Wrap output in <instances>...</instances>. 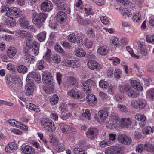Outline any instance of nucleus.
<instances>
[{"label":"nucleus","mask_w":154,"mask_h":154,"mask_svg":"<svg viewBox=\"0 0 154 154\" xmlns=\"http://www.w3.org/2000/svg\"><path fill=\"white\" fill-rule=\"evenodd\" d=\"M136 46L138 50L139 55H136L133 52L130 53L131 56L137 59L142 58L143 56H145L148 54L146 47L144 42L139 41L137 43Z\"/></svg>","instance_id":"obj_1"},{"label":"nucleus","mask_w":154,"mask_h":154,"mask_svg":"<svg viewBox=\"0 0 154 154\" xmlns=\"http://www.w3.org/2000/svg\"><path fill=\"white\" fill-rule=\"evenodd\" d=\"M33 23L39 28L43 25V22H44L47 18V15L44 13H41L38 15L37 13L34 11L32 14Z\"/></svg>","instance_id":"obj_2"},{"label":"nucleus","mask_w":154,"mask_h":154,"mask_svg":"<svg viewBox=\"0 0 154 154\" xmlns=\"http://www.w3.org/2000/svg\"><path fill=\"white\" fill-rule=\"evenodd\" d=\"M119 89L120 92L126 93L129 97L132 98H136L139 95V94L134 90L129 85L120 86Z\"/></svg>","instance_id":"obj_3"},{"label":"nucleus","mask_w":154,"mask_h":154,"mask_svg":"<svg viewBox=\"0 0 154 154\" xmlns=\"http://www.w3.org/2000/svg\"><path fill=\"white\" fill-rule=\"evenodd\" d=\"M8 87L10 90L13 92H17L21 88V85L18 78H12L8 84Z\"/></svg>","instance_id":"obj_4"},{"label":"nucleus","mask_w":154,"mask_h":154,"mask_svg":"<svg viewBox=\"0 0 154 154\" xmlns=\"http://www.w3.org/2000/svg\"><path fill=\"white\" fill-rule=\"evenodd\" d=\"M131 105L134 108L136 109H142L145 108L147 103L146 100L141 99L138 100H134L131 102Z\"/></svg>","instance_id":"obj_5"},{"label":"nucleus","mask_w":154,"mask_h":154,"mask_svg":"<svg viewBox=\"0 0 154 154\" xmlns=\"http://www.w3.org/2000/svg\"><path fill=\"white\" fill-rule=\"evenodd\" d=\"M110 117L109 121L108 122V124L109 125H108L107 124L106 126L109 128L115 127L119 122L120 120L118 117V115L113 113Z\"/></svg>","instance_id":"obj_6"},{"label":"nucleus","mask_w":154,"mask_h":154,"mask_svg":"<svg viewBox=\"0 0 154 154\" xmlns=\"http://www.w3.org/2000/svg\"><path fill=\"white\" fill-rule=\"evenodd\" d=\"M96 83L95 81L91 79H89L82 82V85L84 90L86 93H89L91 92V89L89 85L94 86Z\"/></svg>","instance_id":"obj_7"},{"label":"nucleus","mask_w":154,"mask_h":154,"mask_svg":"<svg viewBox=\"0 0 154 154\" xmlns=\"http://www.w3.org/2000/svg\"><path fill=\"white\" fill-rule=\"evenodd\" d=\"M99 134L98 130L95 127L89 128L86 133L87 137L91 140H93Z\"/></svg>","instance_id":"obj_8"},{"label":"nucleus","mask_w":154,"mask_h":154,"mask_svg":"<svg viewBox=\"0 0 154 154\" xmlns=\"http://www.w3.org/2000/svg\"><path fill=\"white\" fill-rule=\"evenodd\" d=\"M67 97L75 99H81L82 98V94L79 90L76 89H72L67 92Z\"/></svg>","instance_id":"obj_9"},{"label":"nucleus","mask_w":154,"mask_h":154,"mask_svg":"<svg viewBox=\"0 0 154 154\" xmlns=\"http://www.w3.org/2000/svg\"><path fill=\"white\" fill-rule=\"evenodd\" d=\"M35 80L37 83H39L41 81V76L39 74H36L34 72H31L27 75L26 78L27 82H33Z\"/></svg>","instance_id":"obj_10"},{"label":"nucleus","mask_w":154,"mask_h":154,"mask_svg":"<svg viewBox=\"0 0 154 154\" xmlns=\"http://www.w3.org/2000/svg\"><path fill=\"white\" fill-rule=\"evenodd\" d=\"M122 148L119 145L108 147L105 150L106 154H122Z\"/></svg>","instance_id":"obj_11"},{"label":"nucleus","mask_w":154,"mask_h":154,"mask_svg":"<svg viewBox=\"0 0 154 154\" xmlns=\"http://www.w3.org/2000/svg\"><path fill=\"white\" fill-rule=\"evenodd\" d=\"M53 8V5L51 2L48 0H45L41 5V9L44 12H49Z\"/></svg>","instance_id":"obj_12"},{"label":"nucleus","mask_w":154,"mask_h":154,"mask_svg":"<svg viewBox=\"0 0 154 154\" xmlns=\"http://www.w3.org/2000/svg\"><path fill=\"white\" fill-rule=\"evenodd\" d=\"M117 140L119 143L125 145H129L132 142V140L130 137L122 134L118 135Z\"/></svg>","instance_id":"obj_13"},{"label":"nucleus","mask_w":154,"mask_h":154,"mask_svg":"<svg viewBox=\"0 0 154 154\" xmlns=\"http://www.w3.org/2000/svg\"><path fill=\"white\" fill-rule=\"evenodd\" d=\"M22 14V11L18 8H14L10 9L9 11V15L8 17L10 18H18L20 17Z\"/></svg>","instance_id":"obj_14"},{"label":"nucleus","mask_w":154,"mask_h":154,"mask_svg":"<svg viewBox=\"0 0 154 154\" xmlns=\"http://www.w3.org/2000/svg\"><path fill=\"white\" fill-rule=\"evenodd\" d=\"M35 86L33 82H27L25 86V94L27 96H29L32 94L34 92Z\"/></svg>","instance_id":"obj_15"},{"label":"nucleus","mask_w":154,"mask_h":154,"mask_svg":"<svg viewBox=\"0 0 154 154\" xmlns=\"http://www.w3.org/2000/svg\"><path fill=\"white\" fill-rule=\"evenodd\" d=\"M42 79L43 82L46 85L53 83L51 74L48 72H44L42 74Z\"/></svg>","instance_id":"obj_16"},{"label":"nucleus","mask_w":154,"mask_h":154,"mask_svg":"<svg viewBox=\"0 0 154 154\" xmlns=\"http://www.w3.org/2000/svg\"><path fill=\"white\" fill-rule=\"evenodd\" d=\"M87 65L88 67L91 69H96L99 70L101 69V66L95 60H90L87 62Z\"/></svg>","instance_id":"obj_17"},{"label":"nucleus","mask_w":154,"mask_h":154,"mask_svg":"<svg viewBox=\"0 0 154 154\" xmlns=\"http://www.w3.org/2000/svg\"><path fill=\"white\" fill-rule=\"evenodd\" d=\"M31 38H28L26 39V42H25V45L29 48H32L35 45L38 44V42L36 41H34L33 38V35H31Z\"/></svg>","instance_id":"obj_18"},{"label":"nucleus","mask_w":154,"mask_h":154,"mask_svg":"<svg viewBox=\"0 0 154 154\" xmlns=\"http://www.w3.org/2000/svg\"><path fill=\"white\" fill-rule=\"evenodd\" d=\"M121 126L123 128H127L132 123V121L130 118H122L119 121Z\"/></svg>","instance_id":"obj_19"},{"label":"nucleus","mask_w":154,"mask_h":154,"mask_svg":"<svg viewBox=\"0 0 154 154\" xmlns=\"http://www.w3.org/2000/svg\"><path fill=\"white\" fill-rule=\"evenodd\" d=\"M16 33L22 38L26 39L28 38H31L32 34L26 31L22 30H18L15 31Z\"/></svg>","instance_id":"obj_20"},{"label":"nucleus","mask_w":154,"mask_h":154,"mask_svg":"<svg viewBox=\"0 0 154 154\" xmlns=\"http://www.w3.org/2000/svg\"><path fill=\"white\" fill-rule=\"evenodd\" d=\"M21 151L25 154H34L35 153L34 149L29 145H26L23 147Z\"/></svg>","instance_id":"obj_21"},{"label":"nucleus","mask_w":154,"mask_h":154,"mask_svg":"<svg viewBox=\"0 0 154 154\" xmlns=\"http://www.w3.org/2000/svg\"><path fill=\"white\" fill-rule=\"evenodd\" d=\"M135 118L138 121L141 122L140 123V127H143L145 124V121L146 120V117L144 115L141 114L137 113L135 116Z\"/></svg>","instance_id":"obj_22"},{"label":"nucleus","mask_w":154,"mask_h":154,"mask_svg":"<svg viewBox=\"0 0 154 154\" xmlns=\"http://www.w3.org/2000/svg\"><path fill=\"white\" fill-rule=\"evenodd\" d=\"M130 83L134 89H137L139 91H142L143 88L138 82L135 80H131Z\"/></svg>","instance_id":"obj_23"},{"label":"nucleus","mask_w":154,"mask_h":154,"mask_svg":"<svg viewBox=\"0 0 154 154\" xmlns=\"http://www.w3.org/2000/svg\"><path fill=\"white\" fill-rule=\"evenodd\" d=\"M19 24L20 27L24 28H27L29 25L28 20L25 17L19 19Z\"/></svg>","instance_id":"obj_24"},{"label":"nucleus","mask_w":154,"mask_h":154,"mask_svg":"<svg viewBox=\"0 0 154 154\" xmlns=\"http://www.w3.org/2000/svg\"><path fill=\"white\" fill-rule=\"evenodd\" d=\"M54 88V84H49L47 86H44L43 89L45 92L47 94H51L53 93Z\"/></svg>","instance_id":"obj_25"},{"label":"nucleus","mask_w":154,"mask_h":154,"mask_svg":"<svg viewBox=\"0 0 154 154\" xmlns=\"http://www.w3.org/2000/svg\"><path fill=\"white\" fill-rule=\"evenodd\" d=\"M66 15V14L64 12L61 11H59L56 16V19L57 21L61 23V22L64 20Z\"/></svg>","instance_id":"obj_26"},{"label":"nucleus","mask_w":154,"mask_h":154,"mask_svg":"<svg viewBox=\"0 0 154 154\" xmlns=\"http://www.w3.org/2000/svg\"><path fill=\"white\" fill-rule=\"evenodd\" d=\"M98 116L101 121L105 120L108 116V113L105 110H99L98 112Z\"/></svg>","instance_id":"obj_27"},{"label":"nucleus","mask_w":154,"mask_h":154,"mask_svg":"<svg viewBox=\"0 0 154 154\" xmlns=\"http://www.w3.org/2000/svg\"><path fill=\"white\" fill-rule=\"evenodd\" d=\"M17 149V146L15 143L11 142L8 144V146L5 147V150L6 152H9Z\"/></svg>","instance_id":"obj_28"},{"label":"nucleus","mask_w":154,"mask_h":154,"mask_svg":"<svg viewBox=\"0 0 154 154\" xmlns=\"http://www.w3.org/2000/svg\"><path fill=\"white\" fill-rule=\"evenodd\" d=\"M75 54L77 57H82L85 56L86 54V53L83 48H80L75 50Z\"/></svg>","instance_id":"obj_29"},{"label":"nucleus","mask_w":154,"mask_h":154,"mask_svg":"<svg viewBox=\"0 0 154 154\" xmlns=\"http://www.w3.org/2000/svg\"><path fill=\"white\" fill-rule=\"evenodd\" d=\"M10 8L8 6H2L0 10V14L2 15L4 14V15L8 17L9 15V11Z\"/></svg>","instance_id":"obj_30"},{"label":"nucleus","mask_w":154,"mask_h":154,"mask_svg":"<svg viewBox=\"0 0 154 154\" xmlns=\"http://www.w3.org/2000/svg\"><path fill=\"white\" fill-rule=\"evenodd\" d=\"M86 99L87 102L90 104H94L96 103L97 98L95 96L92 94H88L86 97Z\"/></svg>","instance_id":"obj_31"},{"label":"nucleus","mask_w":154,"mask_h":154,"mask_svg":"<svg viewBox=\"0 0 154 154\" xmlns=\"http://www.w3.org/2000/svg\"><path fill=\"white\" fill-rule=\"evenodd\" d=\"M52 122L50 119L44 118L41 120L40 123L41 126L45 129Z\"/></svg>","instance_id":"obj_32"},{"label":"nucleus","mask_w":154,"mask_h":154,"mask_svg":"<svg viewBox=\"0 0 154 154\" xmlns=\"http://www.w3.org/2000/svg\"><path fill=\"white\" fill-rule=\"evenodd\" d=\"M16 52L17 50L15 47H10L7 50V54L10 57L12 58L15 56Z\"/></svg>","instance_id":"obj_33"},{"label":"nucleus","mask_w":154,"mask_h":154,"mask_svg":"<svg viewBox=\"0 0 154 154\" xmlns=\"http://www.w3.org/2000/svg\"><path fill=\"white\" fill-rule=\"evenodd\" d=\"M108 52L107 47L105 46L100 47L98 48L97 53L101 55H105Z\"/></svg>","instance_id":"obj_34"},{"label":"nucleus","mask_w":154,"mask_h":154,"mask_svg":"<svg viewBox=\"0 0 154 154\" xmlns=\"http://www.w3.org/2000/svg\"><path fill=\"white\" fill-rule=\"evenodd\" d=\"M3 23L4 24L11 27L14 26L16 24V22L13 20V18L10 17L6 20Z\"/></svg>","instance_id":"obj_35"},{"label":"nucleus","mask_w":154,"mask_h":154,"mask_svg":"<svg viewBox=\"0 0 154 154\" xmlns=\"http://www.w3.org/2000/svg\"><path fill=\"white\" fill-rule=\"evenodd\" d=\"M25 58V62L26 63H31L34 61V56L31 55L29 53H26Z\"/></svg>","instance_id":"obj_36"},{"label":"nucleus","mask_w":154,"mask_h":154,"mask_svg":"<svg viewBox=\"0 0 154 154\" xmlns=\"http://www.w3.org/2000/svg\"><path fill=\"white\" fill-rule=\"evenodd\" d=\"M67 82L70 85H76L77 84L76 79L72 76H69L67 77Z\"/></svg>","instance_id":"obj_37"},{"label":"nucleus","mask_w":154,"mask_h":154,"mask_svg":"<svg viewBox=\"0 0 154 154\" xmlns=\"http://www.w3.org/2000/svg\"><path fill=\"white\" fill-rule=\"evenodd\" d=\"M17 69L18 72L22 74H25L27 72L28 69L26 66L23 65L18 66Z\"/></svg>","instance_id":"obj_38"},{"label":"nucleus","mask_w":154,"mask_h":154,"mask_svg":"<svg viewBox=\"0 0 154 154\" xmlns=\"http://www.w3.org/2000/svg\"><path fill=\"white\" fill-rule=\"evenodd\" d=\"M56 152H63L65 150L64 146L63 143H59L54 149Z\"/></svg>","instance_id":"obj_39"},{"label":"nucleus","mask_w":154,"mask_h":154,"mask_svg":"<svg viewBox=\"0 0 154 154\" xmlns=\"http://www.w3.org/2000/svg\"><path fill=\"white\" fill-rule=\"evenodd\" d=\"M146 96L151 99H154V88H151L148 90L146 93Z\"/></svg>","instance_id":"obj_40"},{"label":"nucleus","mask_w":154,"mask_h":154,"mask_svg":"<svg viewBox=\"0 0 154 154\" xmlns=\"http://www.w3.org/2000/svg\"><path fill=\"white\" fill-rule=\"evenodd\" d=\"M122 16L125 18L129 17L131 16L132 13L131 11L128 10L127 8L124 9L122 12Z\"/></svg>","instance_id":"obj_41"},{"label":"nucleus","mask_w":154,"mask_h":154,"mask_svg":"<svg viewBox=\"0 0 154 154\" xmlns=\"http://www.w3.org/2000/svg\"><path fill=\"white\" fill-rule=\"evenodd\" d=\"M46 33L45 32H42L40 33L37 35V39L40 42H42L45 40L46 38Z\"/></svg>","instance_id":"obj_42"},{"label":"nucleus","mask_w":154,"mask_h":154,"mask_svg":"<svg viewBox=\"0 0 154 154\" xmlns=\"http://www.w3.org/2000/svg\"><path fill=\"white\" fill-rule=\"evenodd\" d=\"M59 100V98L57 94H54L52 97L50 98V102L52 105L57 104Z\"/></svg>","instance_id":"obj_43"},{"label":"nucleus","mask_w":154,"mask_h":154,"mask_svg":"<svg viewBox=\"0 0 154 154\" xmlns=\"http://www.w3.org/2000/svg\"><path fill=\"white\" fill-rule=\"evenodd\" d=\"M117 107L119 111L122 112L126 113L128 111V108L124 105L119 104L117 105Z\"/></svg>","instance_id":"obj_44"},{"label":"nucleus","mask_w":154,"mask_h":154,"mask_svg":"<svg viewBox=\"0 0 154 154\" xmlns=\"http://www.w3.org/2000/svg\"><path fill=\"white\" fill-rule=\"evenodd\" d=\"M54 124L52 122L50 124H49L45 129L47 131L50 132H52L54 131L56 129V127L54 125Z\"/></svg>","instance_id":"obj_45"},{"label":"nucleus","mask_w":154,"mask_h":154,"mask_svg":"<svg viewBox=\"0 0 154 154\" xmlns=\"http://www.w3.org/2000/svg\"><path fill=\"white\" fill-rule=\"evenodd\" d=\"M119 41L117 38L113 36L110 39V43L114 46H118L119 45Z\"/></svg>","instance_id":"obj_46"},{"label":"nucleus","mask_w":154,"mask_h":154,"mask_svg":"<svg viewBox=\"0 0 154 154\" xmlns=\"http://www.w3.org/2000/svg\"><path fill=\"white\" fill-rule=\"evenodd\" d=\"M59 126L62 131L64 133H66L67 131L69 130L70 128L69 126L64 123L60 124Z\"/></svg>","instance_id":"obj_47"},{"label":"nucleus","mask_w":154,"mask_h":154,"mask_svg":"<svg viewBox=\"0 0 154 154\" xmlns=\"http://www.w3.org/2000/svg\"><path fill=\"white\" fill-rule=\"evenodd\" d=\"M50 140L49 142L54 146L55 147L59 144V143L57 139L54 137L53 136H50L49 137Z\"/></svg>","instance_id":"obj_48"},{"label":"nucleus","mask_w":154,"mask_h":154,"mask_svg":"<svg viewBox=\"0 0 154 154\" xmlns=\"http://www.w3.org/2000/svg\"><path fill=\"white\" fill-rule=\"evenodd\" d=\"M77 38L75 35L74 33L70 34L68 37V40L70 42L74 43L77 41Z\"/></svg>","instance_id":"obj_49"},{"label":"nucleus","mask_w":154,"mask_h":154,"mask_svg":"<svg viewBox=\"0 0 154 154\" xmlns=\"http://www.w3.org/2000/svg\"><path fill=\"white\" fill-rule=\"evenodd\" d=\"M77 20L78 21L80 24L83 25H87L88 23L86 20H83L81 16L77 14Z\"/></svg>","instance_id":"obj_50"},{"label":"nucleus","mask_w":154,"mask_h":154,"mask_svg":"<svg viewBox=\"0 0 154 154\" xmlns=\"http://www.w3.org/2000/svg\"><path fill=\"white\" fill-rule=\"evenodd\" d=\"M109 59L112 61V64L114 66H116L119 64L120 62V59L116 57L110 58Z\"/></svg>","instance_id":"obj_51"},{"label":"nucleus","mask_w":154,"mask_h":154,"mask_svg":"<svg viewBox=\"0 0 154 154\" xmlns=\"http://www.w3.org/2000/svg\"><path fill=\"white\" fill-rule=\"evenodd\" d=\"M99 85L101 88H106L108 86L109 84L106 81L101 80L99 82Z\"/></svg>","instance_id":"obj_52"},{"label":"nucleus","mask_w":154,"mask_h":154,"mask_svg":"<svg viewBox=\"0 0 154 154\" xmlns=\"http://www.w3.org/2000/svg\"><path fill=\"white\" fill-rule=\"evenodd\" d=\"M141 18V16L139 15V12H137L134 14L132 20L134 22H136L140 20Z\"/></svg>","instance_id":"obj_53"},{"label":"nucleus","mask_w":154,"mask_h":154,"mask_svg":"<svg viewBox=\"0 0 154 154\" xmlns=\"http://www.w3.org/2000/svg\"><path fill=\"white\" fill-rule=\"evenodd\" d=\"M145 149L146 150L151 152H154V146L149 144H146L145 145Z\"/></svg>","instance_id":"obj_54"},{"label":"nucleus","mask_w":154,"mask_h":154,"mask_svg":"<svg viewBox=\"0 0 154 154\" xmlns=\"http://www.w3.org/2000/svg\"><path fill=\"white\" fill-rule=\"evenodd\" d=\"M74 152L75 154H86L85 151L79 148H75Z\"/></svg>","instance_id":"obj_55"},{"label":"nucleus","mask_w":154,"mask_h":154,"mask_svg":"<svg viewBox=\"0 0 154 154\" xmlns=\"http://www.w3.org/2000/svg\"><path fill=\"white\" fill-rule=\"evenodd\" d=\"M8 122L11 126L17 128V125L20 124V122L16 121L14 119H10L8 120Z\"/></svg>","instance_id":"obj_56"},{"label":"nucleus","mask_w":154,"mask_h":154,"mask_svg":"<svg viewBox=\"0 0 154 154\" xmlns=\"http://www.w3.org/2000/svg\"><path fill=\"white\" fill-rule=\"evenodd\" d=\"M122 74L121 70L120 69H116L114 71V76L117 79H119L121 78V75Z\"/></svg>","instance_id":"obj_57"},{"label":"nucleus","mask_w":154,"mask_h":154,"mask_svg":"<svg viewBox=\"0 0 154 154\" xmlns=\"http://www.w3.org/2000/svg\"><path fill=\"white\" fill-rule=\"evenodd\" d=\"M33 47V48L32 49V52L33 53L34 55L36 56L39 53V45L38 43L37 45H35Z\"/></svg>","instance_id":"obj_58"},{"label":"nucleus","mask_w":154,"mask_h":154,"mask_svg":"<svg viewBox=\"0 0 154 154\" xmlns=\"http://www.w3.org/2000/svg\"><path fill=\"white\" fill-rule=\"evenodd\" d=\"M52 58L53 61L54 63H58L60 61V56L57 54H54Z\"/></svg>","instance_id":"obj_59"},{"label":"nucleus","mask_w":154,"mask_h":154,"mask_svg":"<svg viewBox=\"0 0 154 154\" xmlns=\"http://www.w3.org/2000/svg\"><path fill=\"white\" fill-rule=\"evenodd\" d=\"M82 116L88 120H90L91 119V115L88 109L86 110L85 112L82 113Z\"/></svg>","instance_id":"obj_60"},{"label":"nucleus","mask_w":154,"mask_h":154,"mask_svg":"<svg viewBox=\"0 0 154 154\" xmlns=\"http://www.w3.org/2000/svg\"><path fill=\"white\" fill-rule=\"evenodd\" d=\"M62 63L63 65L67 67H70L72 66V60H64Z\"/></svg>","instance_id":"obj_61"},{"label":"nucleus","mask_w":154,"mask_h":154,"mask_svg":"<svg viewBox=\"0 0 154 154\" xmlns=\"http://www.w3.org/2000/svg\"><path fill=\"white\" fill-rule=\"evenodd\" d=\"M55 50L58 52L62 53V54L64 53L63 50L62 48L60 45L59 44H56L54 47Z\"/></svg>","instance_id":"obj_62"},{"label":"nucleus","mask_w":154,"mask_h":154,"mask_svg":"<svg viewBox=\"0 0 154 154\" xmlns=\"http://www.w3.org/2000/svg\"><path fill=\"white\" fill-rule=\"evenodd\" d=\"M44 63V61L43 60H40L38 61L37 63V68L40 70H41L44 68V66L43 65Z\"/></svg>","instance_id":"obj_63"},{"label":"nucleus","mask_w":154,"mask_h":154,"mask_svg":"<svg viewBox=\"0 0 154 154\" xmlns=\"http://www.w3.org/2000/svg\"><path fill=\"white\" fill-rule=\"evenodd\" d=\"M110 143L109 141L106 140H103L99 143V145L101 147H105L108 146Z\"/></svg>","instance_id":"obj_64"}]
</instances>
